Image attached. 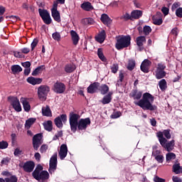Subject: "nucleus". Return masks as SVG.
Returning <instances> with one entry per match:
<instances>
[{"mask_svg": "<svg viewBox=\"0 0 182 182\" xmlns=\"http://www.w3.org/2000/svg\"><path fill=\"white\" fill-rule=\"evenodd\" d=\"M150 66H151V61L145 59L141 64V70L144 72V73H149Z\"/></svg>", "mask_w": 182, "mask_h": 182, "instance_id": "f8f14e48", "label": "nucleus"}, {"mask_svg": "<svg viewBox=\"0 0 182 182\" xmlns=\"http://www.w3.org/2000/svg\"><path fill=\"white\" fill-rule=\"evenodd\" d=\"M172 180L173 182H182L181 178L174 176L172 177Z\"/></svg>", "mask_w": 182, "mask_h": 182, "instance_id": "774afa93", "label": "nucleus"}, {"mask_svg": "<svg viewBox=\"0 0 182 182\" xmlns=\"http://www.w3.org/2000/svg\"><path fill=\"white\" fill-rule=\"evenodd\" d=\"M27 82L28 83H30V85H33V86H35V85H41V83H42V79L33 77H28L27 78Z\"/></svg>", "mask_w": 182, "mask_h": 182, "instance_id": "a211bd4d", "label": "nucleus"}, {"mask_svg": "<svg viewBox=\"0 0 182 182\" xmlns=\"http://www.w3.org/2000/svg\"><path fill=\"white\" fill-rule=\"evenodd\" d=\"M53 90L55 93L60 95L66 90V86L62 82H57L53 86Z\"/></svg>", "mask_w": 182, "mask_h": 182, "instance_id": "9d476101", "label": "nucleus"}, {"mask_svg": "<svg viewBox=\"0 0 182 182\" xmlns=\"http://www.w3.org/2000/svg\"><path fill=\"white\" fill-rule=\"evenodd\" d=\"M176 15L178 18H182V8L179 7L176 10Z\"/></svg>", "mask_w": 182, "mask_h": 182, "instance_id": "6e6d98bb", "label": "nucleus"}, {"mask_svg": "<svg viewBox=\"0 0 182 182\" xmlns=\"http://www.w3.org/2000/svg\"><path fill=\"white\" fill-rule=\"evenodd\" d=\"M58 167V154H54L50 159L48 171L50 174H53Z\"/></svg>", "mask_w": 182, "mask_h": 182, "instance_id": "0eeeda50", "label": "nucleus"}, {"mask_svg": "<svg viewBox=\"0 0 182 182\" xmlns=\"http://www.w3.org/2000/svg\"><path fill=\"white\" fill-rule=\"evenodd\" d=\"M81 23H83V25H93L95 20L92 18H85L81 21Z\"/></svg>", "mask_w": 182, "mask_h": 182, "instance_id": "72a5a7b5", "label": "nucleus"}, {"mask_svg": "<svg viewBox=\"0 0 182 182\" xmlns=\"http://www.w3.org/2000/svg\"><path fill=\"white\" fill-rule=\"evenodd\" d=\"M67 121L68 116H66L65 114H63L55 119L54 123L57 127L62 129V127H63V123H66Z\"/></svg>", "mask_w": 182, "mask_h": 182, "instance_id": "1a4fd4ad", "label": "nucleus"}, {"mask_svg": "<svg viewBox=\"0 0 182 182\" xmlns=\"http://www.w3.org/2000/svg\"><path fill=\"white\" fill-rule=\"evenodd\" d=\"M160 153H161V151H160V150H158L156 149H154L153 151H152V156L154 157H156L157 156H160Z\"/></svg>", "mask_w": 182, "mask_h": 182, "instance_id": "13d9d810", "label": "nucleus"}, {"mask_svg": "<svg viewBox=\"0 0 182 182\" xmlns=\"http://www.w3.org/2000/svg\"><path fill=\"white\" fill-rule=\"evenodd\" d=\"M122 116V112H116L111 115V119H119Z\"/></svg>", "mask_w": 182, "mask_h": 182, "instance_id": "603ef678", "label": "nucleus"}, {"mask_svg": "<svg viewBox=\"0 0 182 182\" xmlns=\"http://www.w3.org/2000/svg\"><path fill=\"white\" fill-rule=\"evenodd\" d=\"M174 159H176V154L171 152L166 154V161H171Z\"/></svg>", "mask_w": 182, "mask_h": 182, "instance_id": "79ce46f5", "label": "nucleus"}, {"mask_svg": "<svg viewBox=\"0 0 182 182\" xmlns=\"http://www.w3.org/2000/svg\"><path fill=\"white\" fill-rule=\"evenodd\" d=\"M113 95V92H109L107 95L104 96L102 98L101 103L102 105H109L110 102H112V95Z\"/></svg>", "mask_w": 182, "mask_h": 182, "instance_id": "bb28decb", "label": "nucleus"}, {"mask_svg": "<svg viewBox=\"0 0 182 182\" xmlns=\"http://www.w3.org/2000/svg\"><path fill=\"white\" fill-rule=\"evenodd\" d=\"M42 19L46 25H50V23H52V18H50V14H48V16L43 18Z\"/></svg>", "mask_w": 182, "mask_h": 182, "instance_id": "c03bdc74", "label": "nucleus"}, {"mask_svg": "<svg viewBox=\"0 0 182 182\" xmlns=\"http://www.w3.org/2000/svg\"><path fill=\"white\" fill-rule=\"evenodd\" d=\"M36 122V119L35 118H30L26 121L25 127L26 129H31V126L33 124Z\"/></svg>", "mask_w": 182, "mask_h": 182, "instance_id": "473e14b6", "label": "nucleus"}, {"mask_svg": "<svg viewBox=\"0 0 182 182\" xmlns=\"http://www.w3.org/2000/svg\"><path fill=\"white\" fill-rule=\"evenodd\" d=\"M129 97H132L134 100H139L134 101V103L136 106L143 109V110H151V112H153V110L157 109L156 105H153L154 97L149 92L143 94L141 91L133 90L129 94Z\"/></svg>", "mask_w": 182, "mask_h": 182, "instance_id": "f257e3e1", "label": "nucleus"}, {"mask_svg": "<svg viewBox=\"0 0 182 182\" xmlns=\"http://www.w3.org/2000/svg\"><path fill=\"white\" fill-rule=\"evenodd\" d=\"M119 79L117 80L116 83V87H119V86H121L122 82H123V79H124V75H123L122 73H119Z\"/></svg>", "mask_w": 182, "mask_h": 182, "instance_id": "a18cd8bd", "label": "nucleus"}, {"mask_svg": "<svg viewBox=\"0 0 182 182\" xmlns=\"http://www.w3.org/2000/svg\"><path fill=\"white\" fill-rule=\"evenodd\" d=\"M45 130L47 132H52V121L48 120L43 123Z\"/></svg>", "mask_w": 182, "mask_h": 182, "instance_id": "c9c22d12", "label": "nucleus"}, {"mask_svg": "<svg viewBox=\"0 0 182 182\" xmlns=\"http://www.w3.org/2000/svg\"><path fill=\"white\" fill-rule=\"evenodd\" d=\"M115 48L117 50H122L130 46L132 37L130 36H119L116 37Z\"/></svg>", "mask_w": 182, "mask_h": 182, "instance_id": "7ed1b4c3", "label": "nucleus"}, {"mask_svg": "<svg viewBox=\"0 0 182 182\" xmlns=\"http://www.w3.org/2000/svg\"><path fill=\"white\" fill-rule=\"evenodd\" d=\"M38 13L42 19H43V18L48 16V15H50L47 10L42 9H38Z\"/></svg>", "mask_w": 182, "mask_h": 182, "instance_id": "e433bc0d", "label": "nucleus"}, {"mask_svg": "<svg viewBox=\"0 0 182 182\" xmlns=\"http://www.w3.org/2000/svg\"><path fill=\"white\" fill-rule=\"evenodd\" d=\"M8 146H9L8 142H6L5 141H0V149H1V150L8 149Z\"/></svg>", "mask_w": 182, "mask_h": 182, "instance_id": "8fccbe9b", "label": "nucleus"}, {"mask_svg": "<svg viewBox=\"0 0 182 182\" xmlns=\"http://www.w3.org/2000/svg\"><path fill=\"white\" fill-rule=\"evenodd\" d=\"M172 171L175 173V174H181L182 166H180V164H175L172 166Z\"/></svg>", "mask_w": 182, "mask_h": 182, "instance_id": "cd10ccee", "label": "nucleus"}, {"mask_svg": "<svg viewBox=\"0 0 182 182\" xmlns=\"http://www.w3.org/2000/svg\"><path fill=\"white\" fill-rule=\"evenodd\" d=\"M41 112L43 116H46V117H52V111L50 110V107H49L48 105L43 107Z\"/></svg>", "mask_w": 182, "mask_h": 182, "instance_id": "aec40b11", "label": "nucleus"}, {"mask_svg": "<svg viewBox=\"0 0 182 182\" xmlns=\"http://www.w3.org/2000/svg\"><path fill=\"white\" fill-rule=\"evenodd\" d=\"M38 42L39 41H38L37 38L33 39V42L31 43V50H33V49H35V48H36Z\"/></svg>", "mask_w": 182, "mask_h": 182, "instance_id": "5fc2aeb1", "label": "nucleus"}, {"mask_svg": "<svg viewBox=\"0 0 182 182\" xmlns=\"http://www.w3.org/2000/svg\"><path fill=\"white\" fill-rule=\"evenodd\" d=\"M100 19L101 22H102L104 25L109 26L110 23H112V18H110V17H109V16L106 14H102Z\"/></svg>", "mask_w": 182, "mask_h": 182, "instance_id": "393cba45", "label": "nucleus"}, {"mask_svg": "<svg viewBox=\"0 0 182 182\" xmlns=\"http://www.w3.org/2000/svg\"><path fill=\"white\" fill-rule=\"evenodd\" d=\"M97 55L102 62H105L106 58L105 57V55H103V50L102 48H98Z\"/></svg>", "mask_w": 182, "mask_h": 182, "instance_id": "a19ab883", "label": "nucleus"}, {"mask_svg": "<svg viewBox=\"0 0 182 182\" xmlns=\"http://www.w3.org/2000/svg\"><path fill=\"white\" fill-rule=\"evenodd\" d=\"M105 39H106V31H105V30H102L95 37V40L97 41V42H99L100 43H103V42H105Z\"/></svg>", "mask_w": 182, "mask_h": 182, "instance_id": "b1692460", "label": "nucleus"}, {"mask_svg": "<svg viewBox=\"0 0 182 182\" xmlns=\"http://www.w3.org/2000/svg\"><path fill=\"white\" fill-rule=\"evenodd\" d=\"M58 156L60 160H65V159L68 156V146L66 144H62L60 146Z\"/></svg>", "mask_w": 182, "mask_h": 182, "instance_id": "ddd939ff", "label": "nucleus"}, {"mask_svg": "<svg viewBox=\"0 0 182 182\" xmlns=\"http://www.w3.org/2000/svg\"><path fill=\"white\" fill-rule=\"evenodd\" d=\"M144 35H149L150 32H151V27L149 26H145L143 28Z\"/></svg>", "mask_w": 182, "mask_h": 182, "instance_id": "de8ad7c7", "label": "nucleus"}, {"mask_svg": "<svg viewBox=\"0 0 182 182\" xmlns=\"http://www.w3.org/2000/svg\"><path fill=\"white\" fill-rule=\"evenodd\" d=\"M80 115L75 112H70L69 123L70 130L73 133H76V130H86L87 126L90 124V118L80 119Z\"/></svg>", "mask_w": 182, "mask_h": 182, "instance_id": "f03ea898", "label": "nucleus"}, {"mask_svg": "<svg viewBox=\"0 0 182 182\" xmlns=\"http://www.w3.org/2000/svg\"><path fill=\"white\" fill-rule=\"evenodd\" d=\"M146 43V37L144 36H140L136 38V43L137 46L139 48V50H143L144 48H143V46Z\"/></svg>", "mask_w": 182, "mask_h": 182, "instance_id": "f3484780", "label": "nucleus"}, {"mask_svg": "<svg viewBox=\"0 0 182 182\" xmlns=\"http://www.w3.org/2000/svg\"><path fill=\"white\" fill-rule=\"evenodd\" d=\"M11 72L15 75L22 72V68L20 65H14L11 66Z\"/></svg>", "mask_w": 182, "mask_h": 182, "instance_id": "f704fd0d", "label": "nucleus"}, {"mask_svg": "<svg viewBox=\"0 0 182 182\" xmlns=\"http://www.w3.org/2000/svg\"><path fill=\"white\" fill-rule=\"evenodd\" d=\"M52 36H53V39H54V41H57L58 42H59V41H60V33L59 32L53 33Z\"/></svg>", "mask_w": 182, "mask_h": 182, "instance_id": "09e8293b", "label": "nucleus"}, {"mask_svg": "<svg viewBox=\"0 0 182 182\" xmlns=\"http://www.w3.org/2000/svg\"><path fill=\"white\" fill-rule=\"evenodd\" d=\"M11 105L16 112H22V107L18 98L14 97L11 100Z\"/></svg>", "mask_w": 182, "mask_h": 182, "instance_id": "dca6fc26", "label": "nucleus"}, {"mask_svg": "<svg viewBox=\"0 0 182 182\" xmlns=\"http://www.w3.org/2000/svg\"><path fill=\"white\" fill-rule=\"evenodd\" d=\"M41 144H42V134H37L33 137V146L34 150L38 151V149H39Z\"/></svg>", "mask_w": 182, "mask_h": 182, "instance_id": "9b49d317", "label": "nucleus"}, {"mask_svg": "<svg viewBox=\"0 0 182 182\" xmlns=\"http://www.w3.org/2000/svg\"><path fill=\"white\" fill-rule=\"evenodd\" d=\"M33 177L38 181H46V180H49V172L46 171H42L39 173L38 172H33Z\"/></svg>", "mask_w": 182, "mask_h": 182, "instance_id": "6e6552de", "label": "nucleus"}, {"mask_svg": "<svg viewBox=\"0 0 182 182\" xmlns=\"http://www.w3.org/2000/svg\"><path fill=\"white\" fill-rule=\"evenodd\" d=\"M154 182H166V179L161 178L159 176L154 177Z\"/></svg>", "mask_w": 182, "mask_h": 182, "instance_id": "052dcab7", "label": "nucleus"}, {"mask_svg": "<svg viewBox=\"0 0 182 182\" xmlns=\"http://www.w3.org/2000/svg\"><path fill=\"white\" fill-rule=\"evenodd\" d=\"M159 143L161 146L166 150V151H173L174 149L175 141L171 140V141H168L166 138H163L161 136L159 139Z\"/></svg>", "mask_w": 182, "mask_h": 182, "instance_id": "423d86ee", "label": "nucleus"}, {"mask_svg": "<svg viewBox=\"0 0 182 182\" xmlns=\"http://www.w3.org/2000/svg\"><path fill=\"white\" fill-rule=\"evenodd\" d=\"M111 70L112 73H117V70H119V65L117 64H114L111 66Z\"/></svg>", "mask_w": 182, "mask_h": 182, "instance_id": "864d4df0", "label": "nucleus"}, {"mask_svg": "<svg viewBox=\"0 0 182 182\" xmlns=\"http://www.w3.org/2000/svg\"><path fill=\"white\" fill-rule=\"evenodd\" d=\"M159 86L161 90H162V92H164V90L167 89V81H166L164 79L161 80L159 82Z\"/></svg>", "mask_w": 182, "mask_h": 182, "instance_id": "2f4dec72", "label": "nucleus"}, {"mask_svg": "<svg viewBox=\"0 0 182 182\" xmlns=\"http://www.w3.org/2000/svg\"><path fill=\"white\" fill-rule=\"evenodd\" d=\"M143 16V11L140 10H134L131 13L132 19H139Z\"/></svg>", "mask_w": 182, "mask_h": 182, "instance_id": "a878e982", "label": "nucleus"}, {"mask_svg": "<svg viewBox=\"0 0 182 182\" xmlns=\"http://www.w3.org/2000/svg\"><path fill=\"white\" fill-rule=\"evenodd\" d=\"M50 92V88L48 85H41L38 88V99L42 102H45L48 97V94Z\"/></svg>", "mask_w": 182, "mask_h": 182, "instance_id": "20e7f679", "label": "nucleus"}, {"mask_svg": "<svg viewBox=\"0 0 182 182\" xmlns=\"http://www.w3.org/2000/svg\"><path fill=\"white\" fill-rule=\"evenodd\" d=\"M152 21H153V23L154 25L160 26V25H161V23H163V19L162 18L153 17Z\"/></svg>", "mask_w": 182, "mask_h": 182, "instance_id": "49530a36", "label": "nucleus"}, {"mask_svg": "<svg viewBox=\"0 0 182 182\" xmlns=\"http://www.w3.org/2000/svg\"><path fill=\"white\" fill-rule=\"evenodd\" d=\"M20 102L22 103L25 112H29L31 110V105H29V102L26 98L21 97Z\"/></svg>", "mask_w": 182, "mask_h": 182, "instance_id": "5701e85b", "label": "nucleus"}, {"mask_svg": "<svg viewBox=\"0 0 182 182\" xmlns=\"http://www.w3.org/2000/svg\"><path fill=\"white\" fill-rule=\"evenodd\" d=\"M157 136H158L159 141H160V139L161 136L163 139H164V137H166L168 139H171V134H170V130L166 129L163 132H159Z\"/></svg>", "mask_w": 182, "mask_h": 182, "instance_id": "4be33fe9", "label": "nucleus"}, {"mask_svg": "<svg viewBox=\"0 0 182 182\" xmlns=\"http://www.w3.org/2000/svg\"><path fill=\"white\" fill-rule=\"evenodd\" d=\"M154 159L158 163H163V161H164V156L161 154L155 156Z\"/></svg>", "mask_w": 182, "mask_h": 182, "instance_id": "3c124183", "label": "nucleus"}, {"mask_svg": "<svg viewBox=\"0 0 182 182\" xmlns=\"http://www.w3.org/2000/svg\"><path fill=\"white\" fill-rule=\"evenodd\" d=\"M51 15L56 22H60V14L58 10H53L51 11Z\"/></svg>", "mask_w": 182, "mask_h": 182, "instance_id": "c756f323", "label": "nucleus"}, {"mask_svg": "<svg viewBox=\"0 0 182 182\" xmlns=\"http://www.w3.org/2000/svg\"><path fill=\"white\" fill-rule=\"evenodd\" d=\"M171 33H172L173 36H177L178 35V29L177 28H173Z\"/></svg>", "mask_w": 182, "mask_h": 182, "instance_id": "69168bd1", "label": "nucleus"}, {"mask_svg": "<svg viewBox=\"0 0 182 182\" xmlns=\"http://www.w3.org/2000/svg\"><path fill=\"white\" fill-rule=\"evenodd\" d=\"M6 182H18L16 176H11L5 178Z\"/></svg>", "mask_w": 182, "mask_h": 182, "instance_id": "37998d69", "label": "nucleus"}, {"mask_svg": "<svg viewBox=\"0 0 182 182\" xmlns=\"http://www.w3.org/2000/svg\"><path fill=\"white\" fill-rule=\"evenodd\" d=\"M43 70V65H41L36 68L33 72H32V76H38L41 72Z\"/></svg>", "mask_w": 182, "mask_h": 182, "instance_id": "ea45409f", "label": "nucleus"}, {"mask_svg": "<svg viewBox=\"0 0 182 182\" xmlns=\"http://www.w3.org/2000/svg\"><path fill=\"white\" fill-rule=\"evenodd\" d=\"M46 150H48V145L43 144L40 148L41 153H46Z\"/></svg>", "mask_w": 182, "mask_h": 182, "instance_id": "680f3d73", "label": "nucleus"}, {"mask_svg": "<svg viewBox=\"0 0 182 182\" xmlns=\"http://www.w3.org/2000/svg\"><path fill=\"white\" fill-rule=\"evenodd\" d=\"M119 19L122 21H132V14H129V13H124L119 17Z\"/></svg>", "mask_w": 182, "mask_h": 182, "instance_id": "4c0bfd02", "label": "nucleus"}, {"mask_svg": "<svg viewBox=\"0 0 182 182\" xmlns=\"http://www.w3.org/2000/svg\"><path fill=\"white\" fill-rule=\"evenodd\" d=\"M164 69H166V64L163 63H158L155 73H154L156 79L160 80L166 77L167 73L164 71Z\"/></svg>", "mask_w": 182, "mask_h": 182, "instance_id": "39448f33", "label": "nucleus"}, {"mask_svg": "<svg viewBox=\"0 0 182 182\" xmlns=\"http://www.w3.org/2000/svg\"><path fill=\"white\" fill-rule=\"evenodd\" d=\"M70 35L73 45H77V43H79V39H80L79 34H77L76 31L72 30L70 31Z\"/></svg>", "mask_w": 182, "mask_h": 182, "instance_id": "412c9836", "label": "nucleus"}, {"mask_svg": "<svg viewBox=\"0 0 182 182\" xmlns=\"http://www.w3.org/2000/svg\"><path fill=\"white\" fill-rule=\"evenodd\" d=\"M81 8L83 9V11H86L87 12H89L90 11H93L94 8L93 6H92V3L89 1H85L81 4Z\"/></svg>", "mask_w": 182, "mask_h": 182, "instance_id": "6ab92c4d", "label": "nucleus"}, {"mask_svg": "<svg viewBox=\"0 0 182 182\" xmlns=\"http://www.w3.org/2000/svg\"><path fill=\"white\" fill-rule=\"evenodd\" d=\"M136 67V61L134 60H129L128 62L127 69L128 70H133Z\"/></svg>", "mask_w": 182, "mask_h": 182, "instance_id": "58836bf2", "label": "nucleus"}, {"mask_svg": "<svg viewBox=\"0 0 182 182\" xmlns=\"http://www.w3.org/2000/svg\"><path fill=\"white\" fill-rule=\"evenodd\" d=\"M178 6H180V3H177V2L173 3L171 6L172 12H174V11H177V8H178Z\"/></svg>", "mask_w": 182, "mask_h": 182, "instance_id": "4d7b16f0", "label": "nucleus"}, {"mask_svg": "<svg viewBox=\"0 0 182 182\" xmlns=\"http://www.w3.org/2000/svg\"><path fill=\"white\" fill-rule=\"evenodd\" d=\"M101 95H106L107 92H109V86L106 84H103L102 85H100L98 87Z\"/></svg>", "mask_w": 182, "mask_h": 182, "instance_id": "7c9ffc66", "label": "nucleus"}, {"mask_svg": "<svg viewBox=\"0 0 182 182\" xmlns=\"http://www.w3.org/2000/svg\"><path fill=\"white\" fill-rule=\"evenodd\" d=\"M14 55L15 56V58H22V53L19 51H14Z\"/></svg>", "mask_w": 182, "mask_h": 182, "instance_id": "338daca9", "label": "nucleus"}, {"mask_svg": "<svg viewBox=\"0 0 182 182\" xmlns=\"http://www.w3.org/2000/svg\"><path fill=\"white\" fill-rule=\"evenodd\" d=\"M161 12L164 14V15L166 16L168 15V8L164 6L161 9Z\"/></svg>", "mask_w": 182, "mask_h": 182, "instance_id": "0e129e2a", "label": "nucleus"}, {"mask_svg": "<svg viewBox=\"0 0 182 182\" xmlns=\"http://www.w3.org/2000/svg\"><path fill=\"white\" fill-rule=\"evenodd\" d=\"M23 168L26 173H32L33 168H35V163L32 161H26L23 166Z\"/></svg>", "mask_w": 182, "mask_h": 182, "instance_id": "4468645a", "label": "nucleus"}, {"mask_svg": "<svg viewBox=\"0 0 182 182\" xmlns=\"http://www.w3.org/2000/svg\"><path fill=\"white\" fill-rule=\"evenodd\" d=\"M100 86V83L99 82H93L87 88V93H90L93 95V93H96L97 90H99V87Z\"/></svg>", "mask_w": 182, "mask_h": 182, "instance_id": "2eb2a0df", "label": "nucleus"}, {"mask_svg": "<svg viewBox=\"0 0 182 182\" xmlns=\"http://www.w3.org/2000/svg\"><path fill=\"white\" fill-rule=\"evenodd\" d=\"M42 170H43V167H42V166L41 165H38L37 166H36V169H35V171H33V173H38V174L40 173H41L42 171Z\"/></svg>", "mask_w": 182, "mask_h": 182, "instance_id": "bf43d9fd", "label": "nucleus"}, {"mask_svg": "<svg viewBox=\"0 0 182 182\" xmlns=\"http://www.w3.org/2000/svg\"><path fill=\"white\" fill-rule=\"evenodd\" d=\"M64 69L66 73H72V72L76 70V65L75 64H67Z\"/></svg>", "mask_w": 182, "mask_h": 182, "instance_id": "c85d7f7f", "label": "nucleus"}, {"mask_svg": "<svg viewBox=\"0 0 182 182\" xmlns=\"http://www.w3.org/2000/svg\"><path fill=\"white\" fill-rule=\"evenodd\" d=\"M22 66L26 69H29L31 68V62L26 61L25 63H22Z\"/></svg>", "mask_w": 182, "mask_h": 182, "instance_id": "e2e57ef3", "label": "nucleus"}]
</instances>
